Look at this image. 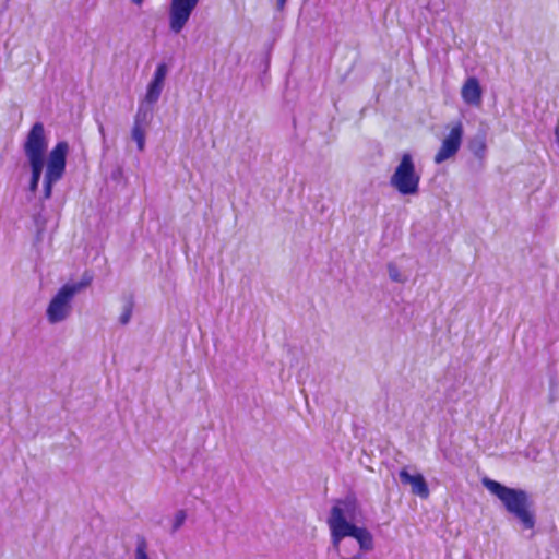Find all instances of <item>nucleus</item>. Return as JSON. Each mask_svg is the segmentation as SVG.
<instances>
[{
	"label": "nucleus",
	"instance_id": "f257e3e1",
	"mask_svg": "<svg viewBox=\"0 0 559 559\" xmlns=\"http://www.w3.org/2000/svg\"><path fill=\"white\" fill-rule=\"evenodd\" d=\"M356 510L357 502L352 497L337 500L331 508L326 522L331 532L332 546L337 552H340V544L345 537L355 538L361 554L373 549L372 534L367 528L349 522L355 519Z\"/></svg>",
	"mask_w": 559,
	"mask_h": 559
},
{
	"label": "nucleus",
	"instance_id": "f03ea898",
	"mask_svg": "<svg viewBox=\"0 0 559 559\" xmlns=\"http://www.w3.org/2000/svg\"><path fill=\"white\" fill-rule=\"evenodd\" d=\"M483 485L502 502L509 513L521 522L523 528H534L535 515L531 511L532 502L525 490L509 488L490 478H484Z\"/></svg>",
	"mask_w": 559,
	"mask_h": 559
},
{
	"label": "nucleus",
	"instance_id": "7ed1b4c3",
	"mask_svg": "<svg viewBox=\"0 0 559 559\" xmlns=\"http://www.w3.org/2000/svg\"><path fill=\"white\" fill-rule=\"evenodd\" d=\"M88 285V281L64 284L51 298L46 317L50 324H57L67 320L72 312L74 296Z\"/></svg>",
	"mask_w": 559,
	"mask_h": 559
},
{
	"label": "nucleus",
	"instance_id": "20e7f679",
	"mask_svg": "<svg viewBox=\"0 0 559 559\" xmlns=\"http://www.w3.org/2000/svg\"><path fill=\"white\" fill-rule=\"evenodd\" d=\"M420 174L416 170L411 153H403L390 178V185L402 195H415L419 191Z\"/></svg>",
	"mask_w": 559,
	"mask_h": 559
},
{
	"label": "nucleus",
	"instance_id": "39448f33",
	"mask_svg": "<svg viewBox=\"0 0 559 559\" xmlns=\"http://www.w3.org/2000/svg\"><path fill=\"white\" fill-rule=\"evenodd\" d=\"M68 153L69 144L66 141L58 142L49 152L46 164V173L44 176L45 199H50L53 185L63 177L66 173Z\"/></svg>",
	"mask_w": 559,
	"mask_h": 559
},
{
	"label": "nucleus",
	"instance_id": "423d86ee",
	"mask_svg": "<svg viewBox=\"0 0 559 559\" xmlns=\"http://www.w3.org/2000/svg\"><path fill=\"white\" fill-rule=\"evenodd\" d=\"M48 148V138L43 122H35L28 131L23 152L27 159L45 160Z\"/></svg>",
	"mask_w": 559,
	"mask_h": 559
},
{
	"label": "nucleus",
	"instance_id": "0eeeda50",
	"mask_svg": "<svg viewBox=\"0 0 559 559\" xmlns=\"http://www.w3.org/2000/svg\"><path fill=\"white\" fill-rule=\"evenodd\" d=\"M200 0H171L169 7V28L179 34L188 23Z\"/></svg>",
	"mask_w": 559,
	"mask_h": 559
},
{
	"label": "nucleus",
	"instance_id": "6e6552de",
	"mask_svg": "<svg viewBox=\"0 0 559 559\" xmlns=\"http://www.w3.org/2000/svg\"><path fill=\"white\" fill-rule=\"evenodd\" d=\"M463 139V126L461 122L455 123L449 134L444 138L441 146L435 155V163L441 164L453 157L460 150Z\"/></svg>",
	"mask_w": 559,
	"mask_h": 559
},
{
	"label": "nucleus",
	"instance_id": "1a4fd4ad",
	"mask_svg": "<svg viewBox=\"0 0 559 559\" xmlns=\"http://www.w3.org/2000/svg\"><path fill=\"white\" fill-rule=\"evenodd\" d=\"M167 73L168 67L166 63L162 62L156 67L155 72L153 74V79L148 83L145 96L142 99L143 102H146L152 105H155L158 102L164 90Z\"/></svg>",
	"mask_w": 559,
	"mask_h": 559
},
{
	"label": "nucleus",
	"instance_id": "9d476101",
	"mask_svg": "<svg viewBox=\"0 0 559 559\" xmlns=\"http://www.w3.org/2000/svg\"><path fill=\"white\" fill-rule=\"evenodd\" d=\"M399 477L402 484L411 486L412 493L423 499L428 498L429 488L421 474L411 475L405 467L400 471Z\"/></svg>",
	"mask_w": 559,
	"mask_h": 559
},
{
	"label": "nucleus",
	"instance_id": "9b49d317",
	"mask_svg": "<svg viewBox=\"0 0 559 559\" xmlns=\"http://www.w3.org/2000/svg\"><path fill=\"white\" fill-rule=\"evenodd\" d=\"M461 95L467 105H480L483 91L478 80L474 76L468 78L462 87Z\"/></svg>",
	"mask_w": 559,
	"mask_h": 559
},
{
	"label": "nucleus",
	"instance_id": "f8f14e48",
	"mask_svg": "<svg viewBox=\"0 0 559 559\" xmlns=\"http://www.w3.org/2000/svg\"><path fill=\"white\" fill-rule=\"evenodd\" d=\"M154 105L141 100L134 116V124H139L148 128L153 119Z\"/></svg>",
	"mask_w": 559,
	"mask_h": 559
},
{
	"label": "nucleus",
	"instance_id": "ddd939ff",
	"mask_svg": "<svg viewBox=\"0 0 559 559\" xmlns=\"http://www.w3.org/2000/svg\"><path fill=\"white\" fill-rule=\"evenodd\" d=\"M27 162L31 168L29 191L35 193L38 190L45 160L27 159Z\"/></svg>",
	"mask_w": 559,
	"mask_h": 559
},
{
	"label": "nucleus",
	"instance_id": "4468645a",
	"mask_svg": "<svg viewBox=\"0 0 559 559\" xmlns=\"http://www.w3.org/2000/svg\"><path fill=\"white\" fill-rule=\"evenodd\" d=\"M146 129L145 127L134 124L131 130V138L133 141H135L138 145V150L142 152L145 147V136H146Z\"/></svg>",
	"mask_w": 559,
	"mask_h": 559
},
{
	"label": "nucleus",
	"instance_id": "2eb2a0df",
	"mask_svg": "<svg viewBox=\"0 0 559 559\" xmlns=\"http://www.w3.org/2000/svg\"><path fill=\"white\" fill-rule=\"evenodd\" d=\"M134 559H151L148 556V544L143 536H138L136 538Z\"/></svg>",
	"mask_w": 559,
	"mask_h": 559
},
{
	"label": "nucleus",
	"instance_id": "dca6fc26",
	"mask_svg": "<svg viewBox=\"0 0 559 559\" xmlns=\"http://www.w3.org/2000/svg\"><path fill=\"white\" fill-rule=\"evenodd\" d=\"M469 148L472 153L478 158H483L486 155L487 146L484 139L481 138L474 139L469 144Z\"/></svg>",
	"mask_w": 559,
	"mask_h": 559
},
{
	"label": "nucleus",
	"instance_id": "f3484780",
	"mask_svg": "<svg viewBox=\"0 0 559 559\" xmlns=\"http://www.w3.org/2000/svg\"><path fill=\"white\" fill-rule=\"evenodd\" d=\"M388 273H389V277L391 278V281H393L395 283H404L405 282V277L402 275L399 267L394 263L388 264Z\"/></svg>",
	"mask_w": 559,
	"mask_h": 559
},
{
	"label": "nucleus",
	"instance_id": "a211bd4d",
	"mask_svg": "<svg viewBox=\"0 0 559 559\" xmlns=\"http://www.w3.org/2000/svg\"><path fill=\"white\" fill-rule=\"evenodd\" d=\"M132 311H133L132 302H127L123 306L122 313L119 317V322L123 325L128 324L130 322Z\"/></svg>",
	"mask_w": 559,
	"mask_h": 559
},
{
	"label": "nucleus",
	"instance_id": "6ab92c4d",
	"mask_svg": "<svg viewBox=\"0 0 559 559\" xmlns=\"http://www.w3.org/2000/svg\"><path fill=\"white\" fill-rule=\"evenodd\" d=\"M186 521V512L183 510H179L176 512L174 521H173V533L177 532Z\"/></svg>",
	"mask_w": 559,
	"mask_h": 559
},
{
	"label": "nucleus",
	"instance_id": "aec40b11",
	"mask_svg": "<svg viewBox=\"0 0 559 559\" xmlns=\"http://www.w3.org/2000/svg\"><path fill=\"white\" fill-rule=\"evenodd\" d=\"M341 559H364V555L361 552H358L352 557H341Z\"/></svg>",
	"mask_w": 559,
	"mask_h": 559
},
{
	"label": "nucleus",
	"instance_id": "412c9836",
	"mask_svg": "<svg viewBox=\"0 0 559 559\" xmlns=\"http://www.w3.org/2000/svg\"><path fill=\"white\" fill-rule=\"evenodd\" d=\"M98 131H99L102 139L105 141L106 134H105L104 126L102 123H98Z\"/></svg>",
	"mask_w": 559,
	"mask_h": 559
},
{
	"label": "nucleus",
	"instance_id": "4be33fe9",
	"mask_svg": "<svg viewBox=\"0 0 559 559\" xmlns=\"http://www.w3.org/2000/svg\"><path fill=\"white\" fill-rule=\"evenodd\" d=\"M287 0H276L277 9L283 10Z\"/></svg>",
	"mask_w": 559,
	"mask_h": 559
},
{
	"label": "nucleus",
	"instance_id": "5701e85b",
	"mask_svg": "<svg viewBox=\"0 0 559 559\" xmlns=\"http://www.w3.org/2000/svg\"><path fill=\"white\" fill-rule=\"evenodd\" d=\"M132 2L140 5V4H142L143 0H132Z\"/></svg>",
	"mask_w": 559,
	"mask_h": 559
}]
</instances>
